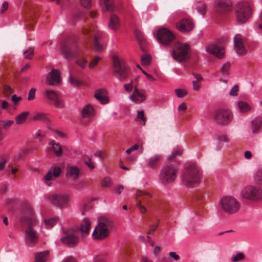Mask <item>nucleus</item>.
<instances>
[{
    "label": "nucleus",
    "instance_id": "nucleus-18",
    "mask_svg": "<svg viewBox=\"0 0 262 262\" xmlns=\"http://www.w3.org/2000/svg\"><path fill=\"white\" fill-rule=\"evenodd\" d=\"M47 83L49 85H56L60 82L59 73L58 70L51 71L47 76Z\"/></svg>",
    "mask_w": 262,
    "mask_h": 262
},
{
    "label": "nucleus",
    "instance_id": "nucleus-29",
    "mask_svg": "<svg viewBox=\"0 0 262 262\" xmlns=\"http://www.w3.org/2000/svg\"><path fill=\"white\" fill-rule=\"evenodd\" d=\"M120 25V22L118 17L115 14L112 15L108 23L109 28L116 31L119 28Z\"/></svg>",
    "mask_w": 262,
    "mask_h": 262
},
{
    "label": "nucleus",
    "instance_id": "nucleus-52",
    "mask_svg": "<svg viewBox=\"0 0 262 262\" xmlns=\"http://www.w3.org/2000/svg\"><path fill=\"white\" fill-rule=\"evenodd\" d=\"M182 154V151L181 149H177L176 150L173 151L171 154L168 157V160H171L174 159L177 156H180Z\"/></svg>",
    "mask_w": 262,
    "mask_h": 262
},
{
    "label": "nucleus",
    "instance_id": "nucleus-63",
    "mask_svg": "<svg viewBox=\"0 0 262 262\" xmlns=\"http://www.w3.org/2000/svg\"><path fill=\"white\" fill-rule=\"evenodd\" d=\"M100 59V57H96L90 63L89 67L90 68H93L95 66L97 65Z\"/></svg>",
    "mask_w": 262,
    "mask_h": 262
},
{
    "label": "nucleus",
    "instance_id": "nucleus-46",
    "mask_svg": "<svg viewBox=\"0 0 262 262\" xmlns=\"http://www.w3.org/2000/svg\"><path fill=\"white\" fill-rule=\"evenodd\" d=\"M29 149L28 148H23L20 151H19L15 156V158L16 160H19L20 158L25 156L29 152Z\"/></svg>",
    "mask_w": 262,
    "mask_h": 262
},
{
    "label": "nucleus",
    "instance_id": "nucleus-4",
    "mask_svg": "<svg viewBox=\"0 0 262 262\" xmlns=\"http://www.w3.org/2000/svg\"><path fill=\"white\" fill-rule=\"evenodd\" d=\"M179 171L178 166L174 163L165 165L162 168L160 173V181L167 185L173 183L177 177Z\"/></svg>",
    "mask_w": 262,
    "mask_h": 262
},
{
    "label": "nucleus",
    "instance_id": "nucleus-61",
    "mask_svg": "<svg viewBox=\"0 0 262 262\" xmlns=\"http://www.w3.org/2000/svg\"><path fill=\"white\" fill-rule=\"evenodd\" d=\"M124 88L127 92H130L133 89V81L131 80L129 83L125 84Z\"/></svg>",
    "mask_w": 262,
    "mask_h": 262
},
{
    "label": "nucleus",
    "instance_id": "nucleus-23",
    "mask_svg": "<svg viewBox=\"0 0 262 262\" xmlns=\"http://www.w3.org/2000/svg\"><path fill=\"white\" fill-rule=\"evenodd\" d=\"M81 116L83 118H91L95 114V111L92 105L89 104L84 106L81 111Z\"/></svg>",
    "mask_w": 262,
    "mask_h": 262
},
{
    "label": "nucleus",
    "instance_id": "nucleus-57",
    "mask_svg": "<svg viewBox=\"0 0 262 262\" xmlns=\"http://www.w3.org/2000/svg\"><path fill=\"white\" fill-rule=\"evenodd\" d=\"M87 60L84 58H80L76 60V63L79 66L82 68H84L85 67L86 63Z\"/></svg>",
    "mask_w": 262,
    "mask_h": 262
},
{
    "label": "nucleus",
    "instance_id": "nucleus-33",
    "mask_svg": "<svg viewBox=\"0 0 262 262\" xmlns=\"http://www.w3.org/2000/svg\"><path fill=\"white\" fill-rule=\"evenodd\" d=\"M32 119L34 121H46L48 120V116L43 112H35L33 114Z\"/></svg>",
    "mask_w": 262,
    "mask_h": 262
},
{
    "label": "nucleus",
    "instance_id": "nucleus-55",
    "mask_svg": "<svg viewBox=\"0 0 262 262\" xmlns=\"http://www.w3.org/2000/svg\"><path fill=\"white\" fill-rule=\"evenodd\" d=\"M36 89L31 88L28 93V99L29 100H32L35 98Z\"/></svg>",
    "mask_w": 262,
    "mask_h": 262
},
{
    "label": "nucleus",
    "instance_id": "nucleus-56",
    "mask_svg": "<svg viewBox=\"0 0 262 262\" xmlns=\"http://www.w3.org/2000/svg\"><path fill=\"white\" fill-rule=\"evenodd\" d=\"M238 91V86L237 85H234L233 87L231 89L229 92V94L231 96H235L237 94Z\"/></svg>",
    "mask_w": 262,
    "mask_h": 262
},
{
    "label": "nucleus",
    "instance_id": "nucleus-64",
    "mask_svg": "<svg viewBox=\"0 0 262 262\" xmlns=\"http://www.w3.org/2000/svg\"><path fill=\"white\" fill-rule=\"evenodd\" d=\"M201 85L199 82L197 81H192L193 90L195 91H198L200 88Z\"/></svg>",
    "mask_w": 262,
    "mask_h": 262
},
{
    "label": "nucleus",
    "instance_id": "nucleus-47",
    "mask_svg": "<svg viewBox=\"0 0 262 262\" xmlns=\"http://www.w3.org/2000/svg\"><path fill=\"white\" fill-rule=\"evenodd\" d=\"M69 81L74 86H78L80 84V81L76 77H74L70 74L69 76Z\"/></svg>",
    "mask_w": 262,
    "mask_h": 262
},
{
    "label": "nucleus",
    "instance_id": "nucleus-38",
    "mask_svg": "<svg viewBox=\"0 0 262 262\" xmlns=\"http://www.w3.org/2000/svg\"><path fill=\"white\" fill-rule=\"evenodd\" d=\"M29 113L28 112H23L16 117V123L20 124L24 122L27 119Z\"/></svg>",
    "mask_w": 262,
    "mask_h": 262
},
{
    "label": "nucleus",
    "instance_id": "nucleus-41",
    "mask_svg": "<svg viewBox=\"0 0 262 262\" xmlns=\"http://www.w3.org/2000/svg\"><path fill=\"white\" fill-rule=\"evenodd\" d=\"M14 123V121L9 120H1L0 121V129H7L9 128Z\"/></svg>",
    "mask_w": 262,
    "mask_h": 262
},
{
    "label": "nucleus",
    "instance_id": "nucleus-32",
    "mask_svg": "<svg viewBox=\"0 0 262 262\" xmlns=\"http://www.w3.org/2000/svg\"><path fill=\"white\" fill-rule=\"evenodd\" d=\"M101 4L104 5L103 11L107 12H112L115 9L114 0H99Z\"/></svg>",
    "mask_w": 262,
    "mask_h": 262
},
{
    "label": "nucleus",
    "instance_id": "nucleus-1",
    "mask_svg": "<svg viewBox=\"0 0 262 262\" xmlns=\"http://www.w3.org/2000/svg\"><path fill=\"white\" fill-rule=\"evenodd\" d=\"M21 222L27 226L25 236L26 242L30 245H35L38 240V235L35 230L38 225V221L31 207H28L24 211Z\"/></svg>",
    "mask_w": 262,
    "mask_h": 262
},
{
    "label": "nucleus",
    "instance_id": "nucleus-31",
    "mask_svg": "<svg viewBox=\"0 0 262 262\" xmlns=\"http://www.w3.org/2000/svg\"><path fill=\"white\" fill-rule=\"evenodd\" d=\"M237 110L242 114H246L251 110L250 105L246 101H239L237 102Z\"/></svg>",
    "mask_w": 262,
    "mask_h": 262
},
{
    "label": "nucleus",
    "instance_id": "nucleus-62",
    "mask_svg": "<svg viewBox=\"0 0 262 262\" xmlns=\"http://www.w3.org/2000/svg\"><path fill=\"white\" fill-rule=\"evenodd\" d=\"M81 4L85 8H89L92 5L91 0H80Z\"/></svg>",
    "mask_w": 262,
    "mask_h": 262
},
{
    "label": "nucleus",
    "instance_id": "nucleus-59",
    "mask_svg": "<svg viewBox=\"0 0 262 262\" xmlns=\"http://www.w3.org/2000/svg\"><path fill=\"white\" fill-rule=\"evenodd\" d=\"M54 133L55 138L57 139H64L66 137V135L59 130H55Z\"/></svg>",
    "mask_w": 262,
    "mask_h": 262
},
{
    "label": "nucleus",
    "instance_id": "nucleus-11",
    "mask_svg": "<svg viewBox=\"0 0 262 262\" xmlns=\"http://www.w3.org/2000/svg\"><path fill=\"white\" fill-rule=\"evenodd\" d=\"M213 8L218 14L223 16L232 10V4L230 0H214Z\"/></svg>",
    "mask_w": 262,
    "mask_h": 262
},
{
    "label": "nucleus",
    "instance_id": "nucleus-13",
    "mask_svg": "<svg viewBox=\"0 0 262 262\" xmlns=\"http://www.w3.org/2000/svg\"><path fill=\"white\" fill-rule=\"evenodd\" d=\"M173 34L165 28L159 29L157 33V39L159 42L165 45H168L174 39Z\"/></svg>",
    "mask_w": 262,
    "mask_h": 262
},
{
    "label": "nucleus",
    "instance_id": "nucleus-44",
    "mask_svg": "<svg viewBox=\"0 0 262 262\" xmlns=\"http://www.w3.org/2000/svg\"><path fill=\"white\" fill-rule=\"evenodd\" d=\"M50 170H52L53 176H54L55 178L59 177L61 172V168L57 166H52Z\"/></svg>",
    "mask_w": 262,
    "mask_h": 262
},
{
    "label": "nucleus",
    "instance_id": "nucleus-30",
    "mask_svg": "<svg viewBox=\"0 0 262 262\" xmlns=\"http://www.w3.org/2000/svg\"><path fill=\"white\" fill-rule=\"evenodd\" d=\"M91 223L88 218H84L80 227L82 234H88L91 229Z\"/></svg>",
    "mask_w": 262,
    "mask_h": 262
},
{
    "label": "nucleus",
    "instance_id": "nucleus-10",
    "mask_svg": "<svg viewBox=\"0 0 262 262\" xmlns=\"http://www.w3.org/2000/svg\"><path fill=\"white\" fill-rule=\"evenodd\" d=\"M189 46L187 43L177 42L173 49L172 56L173 58L181 62L188 57Z\"/></svg>",
    "mask_w": 262,
    "mask_h": 262
},
{
    "label": "nucleus",
    "instance_id": "nucleus-45",
    "mask_svg": "<svg viewBox=\"0 0 262 262\" xmlns=\"http://www.w3.org/2000/svg\"><path fill=\"white\" fill-rule=\"evenodd\" d=\"M245 255L242 252H238L237 254H236L234 256H233L231 258V260L233 261H238L243 260L245 259Z\"/></svg>",
    "mask_w": 262,
    "mask_h": 262
},
{
    "label": "nucleus",
    "instance_id": "nucleus-14",
    "mask_svg": "<svg viewBox=\"0 0 262 262\" xmlns=\"http://www.w3.org/2000/svg\"><path fill=\"white\" fill-rule=\"evenodd\" d=\"M206 51L220 59L223 58L225 53L224 47L215 43L208 45L206 47Z\"/></svg>",
    "mask_w": 262,
    "mask_h": 262
},
{
    "label": "nucleus",
    "instance_id": "nucleus-22",
    "mask_svg": "<svg viewBox=\"0 0 262 262\" xmlns=\"http://www.w3.org/2000/svg\"><path fill=\"white\" fill-rule=\"evenodd\" d=\"M45 96L50 100L54 102L56 107L60 104L58 94L54 90H47L45 92Z\"/></svg>",
    "mask_w": 262,
    "mask_h": 262
},
{
    "label": "nucleus",
    "instance_id": "nucleus-5",
    "mask_svg": "<svg viewBox=\"0 0 262 262\" xmlns=\"http://www.w3.org/2000/svg\"><path fill=\"white\" fill-rule=\"evenodd\" d=\"M220 205L222 210L228 214H235L241 208L239 201L232 196H226L222 198Z\"/></svg>",
    "mask_w": 262,
    "mask_h": 262
},
{
    "label": "nucleus",
    "instance_id": "nucleus-9",
    "mask_svg": "<svg viewBox=\"0 0 262 262\" xmlns=\"http://www.w3.org/2000/svg\"><path fill=\"white\" fill-rule=\"evenodd\" d=\"M241 195L246 199L257 201L262 199V189L253 185L246 186L242 189Z\"/></svg>",
    "mask_w": 262,
    "mask_h": 262
},
{
    "label": "nucleus",
    "instance_id": "nucleus-58",
    "mask_svg": "<svg viewBox=\"0 0 262 262\" xmlns=\"http://www.w3.org/2000/svg\"><path fill=\"white\" fill-rule=\"evenodd\" d=\"M9 7L8 3L7 1H5L2 5L0 9V13L3 14L8 9Z\"/></svg>",
    "mask_w": 262,
    "mask_h": 262
},
{
    "label": "nucleus",
    "instance_id": "nucleus-20",
    "mask_svg": "<svg viewBox=\"0 0 262 262\" xmlns=\"http://www.w3.org/2000/svg\"><path fill=\"white\" fill-rule=\"evenodd\" d=\"M48 144L49 146L46 149L47 152L53 150L57 157H60L62 156V149L59 143H56L54 140H52L49 142Z\"/></svg>",
    "mask_w": 262,
    "mask_h": 262
},
{
    "label": "nucleus",
    "instance_id": "nucleus-50",
    "mask_svg": "<svg viewBox=\"0 0 262 262\" xmlns=\"http://www.w3.org/2000/svg\"><path fill=\"white\" fill-rule=\"evenodd\" d=\"M230 66L231 64L229 62H227L223 65L222 67V72L223 75L228 74Z\"/></svg>",
    "mask_w": 262,
    "mask_h": 262
},
{
    "label": "nucleus",
    "instance_id": "nucleus-26",
    "mask_svg": "<svg viewBox=\"0 0 262 262\" xmlns=\"http://www.w3.org/2000/svg\"><path fill=\"white\" fill-rule=\"evenodd\" d=\"M216 142L217 144L215 147V149L216 150H220L223 147V144L228 143L229 142V139L227 135L225 134H221L217 136Z\"/></svg>",
    "mask_w": 262,
    "mask_h": 262
},
{
    "label": "nucleus",
    "instance_id": "nucleus-42",
    "mask_svg": "<svg viewBox=\"0 0 262 262\" xmlns=\"http://www.w3.org/2000/svg\"><path fill=\"white\" fill-rule=\"evenodd\" d=\"M99 36L95 35L94 36V46L95 49L98 52H102L103 51V47L99 42Z\"/></svg>",
    "mask_w": 262,
    "mask_h": 262
},
{
    "label": "nucleus",
    "instance_id": "nucleus-24",
    "mask_svg": "<svg viewBox=\"0 0 262 262\" xmlns=\"http://www.w3.org/2000/svg\"><path fill=\"white\" fill-rule=\"evenodd\" d=\"M106 90L104 89H101L95 92V97L99 100L102 104H106L108 102V98L105 95Z\"/></svg>",
    "mask_w": 262,
    "mask_h": 262
},
{
    "label": "nucleus",
    "instance_id": "nucleus-36",
    "mask_svg": "<svg viewBox=\"0 0 262 262\" xmlns=\"http://www.w3.org/2000/svg\"><path fill=\"white\" fill-rule=\"evenodd\" d=\"M54 178L55 177L53 176L52 170H49L43 178L44 183L46 185L51 186L52 183L50 181L53 180Z\"/></svg>",
    "mask_w": 262,
    "mask_h": 262
},
{
    "label": "nucleus",
    "instance_id": "nucleus-17",
    "mask_svg": "<svg viewBox=\"0 0 262 262\" xmlns=\"http://www.w3.org/2000/svg\"><path fill=\"white\" fill-rule=\"evenodd\" d=\"M129 98L135 103L140 104L145 100L146 93L143 91L138 90L137 86H135L133 94L129 96Z\"/></svg>",
    "mask_w": 262,
    "mask_h": 262
},
{
    "label": "nucleus",
    "instance_id": "nucleus-7",
    "mask_svg": "<svg viewBox=\"0 0 262 262\" xmlns=\"http://www.w3.org/2000/svg\"><path fill=\"white\" fill-rule=\"evenodd\" d=\"M213 118L219 125H228L233 119V114L228 108H220L214 113Z\"/></svg>",
    "mask_w": 262,
    "mask_h": 262
},
{
    "label": "nucleus",
    "instance_id": "nucleus-21",
    "mask_svg": "<svg viewBox=\"0 0 262 262\" xmlns=\"http://www.w3.org/2000/svg\"><path fill=\"white\" fill-rule=\"evenodd\" d=\"M79 237L73 234H66L61 238V241L63 244L69 246H73L79 242Z\"/></svg>",
    "mask_w": 262,
    "mask_h": 262
},
{
    "label": "nucleus",
    "instance_id": "nucleus-6",
    "mask_svg": "<svg viewBox=\"0 0 262 262\" xmlns=\"http://www.w3.org/2000/svg\"><path fill=\"white\" fill-rule=\"evenodd\" d=\"M235 12L237 21L239 24H244L251 16L252 10L248 2H243L236 5Z\"/></svg>",
    "mask_w": 262,
    "mask_h": 262
},
{
    "label": "nucleus",
    "instance_id": "nucleus-53",
    "mask_svg": "<svg viewBox=\"0 0 262 262\" xmlns=\"http://www.w3.org/2000/svg\"><path fill=\"white\" fill-rule=\"evenodd\" d=\"M137 119H140L141 121V124L143 125H145L146 119L144 115L143 111H139L137 113Z\"/></svg>",
    "mask_w": 262,
    "mask_h": 262
},
{
    "label": "nucleus",
    "instance_id": "nucleus-54",
    "mask_svg": "<svg viewBox=\"0 0 262 262\" xmlns=\"http://www.w3.org/2000/svg\"><path fill=\"white\" fill-rule=\"evenodd\" d=\"M206 5L201 4L196 8L198 13L201 15H204L206 12Z\"/></svg>",
    "mask_w": 262,
    "mask_h": 262
},
{
    "label": "nucleus",
    "instance_id": "nucleus-16",
    "mask_svg": "<svg viewBox=\"0 0 262 262\" xmlns=\"http://www.w3.org/2000/svg\"><path fill=\"white\" fill-rule=\"evenodd\" d=\"M177 28L182 33H187L193 28L192 21L188 18H183L176 24Z\"/></svg>",
    "mask_w": 262,
    "mask_h": 262
},
{
    "label": "nucleus",
    "instance_id": "nucleus-27",
    "mask_svg": "<svg viewBox=\"0 0 262 262\" xmlns=\"http://www.w3.org/2000/svg\"><path fill=\"white\" fill-rule=\"evenodd\" d=\"M60 50L67 58L72 57L76 55V53L72 51L71 47L66 43L61 45Z\"/></svg>",
    "mask_w": 262,
    "mask_h": 262
},
{
    "label": "nucleus",
    "instance_id": "nucleus-35",
    "mask_svg": "<svg viewBox=\"0 0 262 262\" xmlns=\"http://www.w3.org/2000/svg\"><path fill=\"white\" fill-rule=\"evenodd\" d=\"M48 251L39 252L36 254L35 260L37 262H46L48 258Z\"/></svg>",
    "mask_w": 262,
    "mask_h": 262
},
{
    "label": "nucleus",
    "instance_id": "nucleus-25",
    "mask_svg": "<svg viewBox=\"0 0 262 262\" xmlns=\"http://www.w3.org/2000/svg\"><path fill=\"white\" fill-rule=\"evenodd\" d=\"M160 159V155H155L148 158L145 160L146 165L149 168H155L158 165Z\"/></svg>",
    "mask_w": 262,
    "mask_h": 262
},
{
    "label": "nucleus",
    "instance_id": "nucleus-34",
    "mask_svg": "<svg viewBox=\"0 0 262 262\" xmlns=\"http://www.w3.org/2000/svg\"><path fill=\"white\" fill-rule=\"evenodd\" d=\"M252 133L253 134L258 133L260 128L262 127V119H258L252 122Z\"/></svg>",
    "mask_w": 262,
    "mask_h": 262
},
{
    "label": "nucleus",
    "instance_id": "nucleus-49",
    "mask_svg": "<svg viewBox=\"0 0 262 262\" xmlns=\"http://www.w3.org/2000/svg\"><path fill=\"white\" fill-rule=\"evenodd\" d=\"M177 96L179 98H182L187 95V91L184 89H177L175 90Z\"/></svg>",
    "mask_w": 262,
    "mask_h": 262
},
{
    "label": "nucleus",
    "instance_id": "nucleus-40",
    "mask_svg": "<svg viewBox=\"0 0 262 262\" xmlns=\"http://www.w3.org/2000/svg\"><path fill=\"white\" fill-rule=\"evenodd\" d=\"M253 178L256 183H261L262 182V169H257L254 173Z\"/></svg>",
    "mask_w": 262,
    "mask_h": 262
},
{
    "label": "nucleus",
    "instance_id": "nucleus-48",
    "mask_svg": "<svg viewBox=\"0 0 262 262\" xmlns=\"http://www.w3.org/2000/svg\"><path fill=\"white\" fill-rule=\"evenodd\" d=\"M112 180L109 177H105L102 181L101 186L103 187H107L111 185Z\"/></svg>",
    "mask_w": 262,
    "mask_h": 262
},
{
    "label": "nucleus",
    "instance_id": "nucleus-37",
    "mask_svg": "<svg viewBox=\"0 0 262 262\" xmlns=\"http://www.w3.org/2000/svg\"><path fill=\"white\" fill-rule=\"evenodd\" d=\"M139 150V151L142 152L143 150V146L142 144H135L133 146L130 148L127 149L125 151V153L130 155L131 153L135 150Z\"/></svg>",
    "mask_w": 262,
    "mask_h": 262
},
{
    "label": "nucleus",
    "instance_id": "nucleus-3",
    "mask_svg": "<svg viewBox=\"0 0 262 262\" xmlns=\"http://www.w3.org/2000/svg\"><path fill=\"white\" fill-rule=\"evenodd\" d=\"M114 222L110 218L101 217L92 233V236L96 240H103L107 238L111 233L110 229L114 227Z\"/></svg>",
    "mask_w": 262,
    "mask_h": 262
},
{
    "label": "nucleus",
    "instance_id": "nucleus-12",
    "mask_svg": "<svg viewBox=\"0 0 262 262\" xmlns=\"http://www.w3.org/2000/svg\"><path fill=\"white\" fill-rule=\"evenodd\" d=\"M49 200L53 205L63 207L68 205L70 202V197L66 194L59 193L53 194L49 196Z\"/></svg>",
    "mask_w": 262,
    "mask_h": 262
},
{
    "label": "nucleus",
    "instance_id": "nucleus-8",
    "mask_svg": "<svg viewBox=\"0 0 262 262\" xmlns=\"http://www.w3.org/2000/svg\"><path fill=\"white\" fill-rule=\"evenodd\" d=\"M113 60L114 72L115 77L120 81H124L128 77L129 73L125 66L124 60L116 55L113 56Z\"/></svg>",
    "mask_w": 262,
    "mask_h": 262
},
{
    "label": "nucleus",
    "instance_id": "nucleus-19",
    "mask_svg": "<svg viewBox=\"0 0 262 262\" xmlns=\"http://www.w3.org/2000/svg\"><path fill=\"white\" fill-rule=\"evenodd\" d=\"M80 168L78 166L72 165L68 166L67 170V177L69 179L76 181L79 176Z\"/></svg>",
    "mask_w": 262,
    "mask_h": 262
},
{
    "label": "nucleus",
    "instance_id": "nucleus-43",
    "mask_svg": "<svg viewBox=\"0 0 262 262\" xmlns=\"http://www.w3.org/2000/svg\"><path fill=\"white\" fill-rule=\"evenodd\" d=\"M57 221V218H51L48 220H46L44 221L45 225L47 228H51L52 227Z\"/></svg>",
    "mask_w": 262,
    "mask_h": 262
},
{
    "label": "nucleus",
    "instance_id": "nucleus-39",
    "mask_svg": "<svg viewBox=\"0 0 262 262\" xmlns=\"http://www.w3.org/2000/svg\"><path fill=\"white\" fill-rule=\"evenodd\" d=\"M151 57L149 54H144L141 56V63L143 66H148L151 63Z\"/></svg>",
    "mask_w": 262,
    "mask_h": 262
},
{
    "label": "nucleus",
    "instance_id": "nucleus-2",
    "mask_svg": "<svg viewBox=\"0 0 262 262\" xmlns=\"http://www.w3.org/2000/svg\"><path fill=\"white\" fill-rule=\"evenodd\" d=\"M203 178L200 167L194 163L185 166L182 170L180 179L182 184L188 188H194L199 185Z\"/></svg>",
    "mask_w": 262,
    "mask_h": 262
},
{
    "label": "nucleus",
    "instance_id": "nucleus-15",
    "mask_svg": "<svg viewBox=\"0 0 262 262\" xmlns=\"http://www.w3.org/2000/svg\"><path fill=\"white\" fill-rule=\"evenodd\" d=\"M234 49L238 55L244 54L246 50L244 47L245 38L241 34H236L234 37Z\"/></svg>",
    "mask_w": 262,
    "mask_h": 262
},
{
    "label": "nucleus",
    "instance_id": "nucleus-60",
    "mask_svg": "<svg viewBox=\"0 0 262 262\" xmlns=\"http://www.w3.org/2000/svg\"><path fill=\"white\" fill-rule=\"evenodd\" d=\"M158 224H159V221H158L157 223H154L152 225H151L150 226H149V230L150 231L149 232H147V234H152L154 233V232L156 230V229L158 227Z\"/></svg>",
    "mask_w": 262,
    "mask_h": 262
},
{
    "label": "nucleus",
    "instance_id": "nucleus-51",
    "mask_svg": "<svg viewBox=\"0 0 262 262\" xmlns=\"http://www.w3.org/2000/svg\"><path fill=\"white\" fill-rule=\"evenodd\" d=\"M28 54L25 56V58L26 59H31L32 57V55L34 53V49L32 47L29 48L27 50H25L24 52V54L25 55L26 54L28 53Z\"/></svg>",
    "mask_w": 262,
    "mask_h": 262
},
{
    "label": "nucleus",
    "instance_id": "nucleus-28",
    "mask_svg": "<svg viewBox=\"0 0 262 262\" xmlns=\"http://www.w3.org/2000/svg\"><path fill=\"white\" fill-rule=\"evenodd\" d=\"M137 202H147L151 198V194L147 192L138 190L136 192Z\"/></svg>",
    "mask_w": 262,
    "mask_h": 262
}]
</instances>
